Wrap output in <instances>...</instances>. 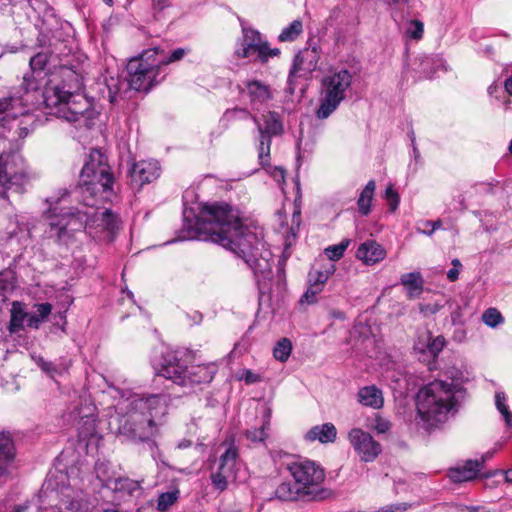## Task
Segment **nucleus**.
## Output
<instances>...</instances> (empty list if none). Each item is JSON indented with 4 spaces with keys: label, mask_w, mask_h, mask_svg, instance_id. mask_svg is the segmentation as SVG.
Returning a JSON list of instances; mask_svg holds the SVG:
<instances>
[{
    "label": "nucleus",
    "mask_w": 512,
    "mask_h": 512,
    "mask_svg": "<svg viewBox=\"0 0 512 512\" xmlns=\"http://www.w3.org/2000/svg\"><path fill=\"white\" fill-rule=\"evenodd\" d=\"M400 282L406 288L409 299L418 298L423 292L424 281L420 272L403 274Z\"/></svg>",
    "instance_id": "26"
},
{
    "label": "nucleus",
    "mask_w": 512,
    "mask_h": 512,
    "mask_svg": "<svg viewBox=\"0 0 512 512\" xmlns=\"http://www.w3.org/2000/svg\"><path fill=\"white\" fill-rule=\"evenodd\" d=\"M335 266L330 264V266L324 271H311L309 273V285L312 287H317L318 291H322L324 284L327 282L329 277L334 273Z\"/></svg>",
    "instance_id": "34"
},
{
    "label": "nucleus",
    "mask_w": 512,
    "mask_h": 512,
    "mask_svg": "<svg viewBox=\"0 0 512 512\" xmlns=\"http://www.w3.org/2000/svg\"><path fill=\"white\" fill-rule=\"evenodd\" d=\"M243 113L247 117H252L257 125L259 132L258 158L261 165H266L270 159L271 138L279 136L284 132V124L281 116L274 111H268L262 115V122L256 116H252L246 109H235L231 113ZM227 113H230L228 111Z\"/></svg>",
    "instance_id": "11"
},
{
    "label": "nucleus",
    "mask_w": 512,
    "mask_h": 512,
    "mask_svg": "<svg viewBox=\"0 0 512 512\" xmlns=\"http://www.w3.org/2000/svg\"><path fill=\"white\" fill-rule=\"evenodd\" d=\"M505 90L506 92L512 96V76L509 77L506 81H505Z\"/></svg>",
    "instance_id": "60"
},
{
    "label": "nucleus",
    "mask_w": 512,
    "mask_h": 512,
    "mask_svg": "<svg viewBox=\"0 0 512 512\" xmlns=\"http://www.w3.org/2000/svg\"><path fill=\"white\" fill-rule=\"evenodd\" d=\"M321 291H318L317 287H312L309 285L308 289L305 291V293L301 296L299 300V305L303 306L304 304H314L317 302V295Z\"/></svg>",
    "instance_id": "49"
},
{
    "label": "nucleus",
    "mask_w": 512,
    "mask_h": 512,
    "mask_svg": "<svg viewBox=\"0 0 512 512\" xmlns=\"http://www.w3.org/2000/svg\"><path fill=\"white\" fill-rule=\"evenodd\" d=\"M274 218H275L276 224L278 225V229L284 230L283 231V237H284L283 257L279 260L280 277H283V279H284L285 278L284 266H285V261H286L284 255H285L286 251L288 250V228L286 227L287 215H286V209H285L284 205L279 210H277L275 212Z\"/></svg>",
    "instance_id": "28"
},
{
    "label": "nucleus",
    "mask_w": 512,
    "mask_h": 512,
    "mask_svg": "<svg viewBox=\"0 0 512 512\" xmlns=\"http://www.w3.org/2000/svg\"><path fill=\"white\" fill-rule=\"evenodd\" d=\"M494 187V182H479L474 185V188L478 193H491Z\"/></svg>",
    "instance_id": "57"
},
{
    "label": "nucleus",
    "mask_w": 512,
    "mask_h": 512,
    "mask_svg": "<svg viewBox=\"0 0 512 512\" xmlns=\"http://www.w3.org/2000/svg\"><path fill=\"white\" fill-rule=\"evenodd\" d=\"M81 86L78 75L72 70H66L61 83L50 82L46 85L42 93L43 103L50 114L74 123L77 127L89 129L96 113L88 100L77 93Z\"/></svg>",
    "instance_id": "2"
},
{
    "label": "nucleus",
    "mask_w": 512,
    "mask_h": 512,
    "mask_svg": "<svg viewBox=\"0 0 512 512\" xmlns=\"http://www.w3.org/2000/svg\"><path fill=\"white\" fill-rule=\"evenodd\" d=\"M469 512H490V511L485 507H470Z\"/></svg>",
    "instance_id": "63"
},
{
    "label": "nucleus",
    "mask_w": 512,
    "mask_h": 512,
    "mask_svg": "<svg viewBox=\"0 0 512 512\" xmlns=\"http://www.w3.org/2000/svg\"><path fill=\"white\" fill-rule=\"evenodd\" d=\"M433 58L431 57H424L422 60H421V73L423 74L424 77L426 78H431L433 77L434 75V70H431V66L433 64Z\"/></svg>",
    "instance_id": "51"
},
{
    "label": "nucleus",
    "mask_w": 512,
    "mask_h": 512,
    "mask_svg": "<svg viewBox=\"0 0 512 512\" xmlns=\"http://www.w3.org/2000/svg\"><path fill=\"white\" fill-rule=\"evenodd\" d=\"M318 59L319 54L316 47L299 51L294 58L293 69L290 70V74L300 72L304 76L311 74L317 67Z\"/></svg>",
    "instance_id": "22"
},
{
    "label": "nucleus",
    "mask_w": 512,
    "mask_h": 512,
    "mask_svg": "<svg viewBox=\"0 0 512 512\" xmlns=\"http://www.w3.org/2000/svg\"><path fill=\"white\" fill-rule=\"evenodd\" d=\"M157 53L158 47L149 48L129 60L126 67L127 79L129 86L135 91L148 92L164 78V76L159 78L162 70L159 62L155 60Z\"/></svg>",
    "instance_id": "9"
},
{
    "label": "nucleus",
    "mask_w": 512,
    "mask_h": 512,
    "mask_svg": "<svg viewBox=\"0 0 512 512\" xmlns=\"http://www.w3.org/2000/svg\"><path fill=\"white\" fill-rule=\"evenodd\" d=\"M155 371L157 376L193 390L209 384L217 372V367L213 363L187 367L177 351H168L155 366Z\"/></svg>",
    "instance_id": "7"
},
{
    "label": "nucleus",
    "mask_w": 512,
    "mask_h": 512,
    "mask_svg": "<svg viewBox=\"0 0 512 512\" xmlns=\"http://www.w3.org/2000/svg\"><path fill=\"white\" fill-rule=\"evenodd\" d=\"M404 34L405 37L408 39L419 41L420 39H422L424 34L423 22L417 19L407 21Z\"/></svg>",
    "instance_id": "37"
},
{
    "label": "nucleus",
    "mask_w": 512,
    "mask_h": 512,
    "mask_svg": "<svg viewBox=\"0 0 512 512\" xmlns=\"http://www.w3.org/2000/svg\"><path fill=\"white\" fill-rule=\"evenodd\" d=\"M195 237L219 244L242 258L255 276L266 278L271 266L261 250L264 248L261 228L244 226L239 212L226 203L205 204L195 224Z\"/></svg>",
    "instance_id": "1"
},
{
    "label": "nucleus",
    "mask_w": 512,
    "mask_h": 512,
    "mask_svg": "<svg viewBox=\"0 0 512 512\" xmlns=\"http://www.w3.org/2000/svg\"><path fill=\"white\" fill-rule=\"evenodd\" d=\"M168 411V397L151 394L135 399L119 418L118 435L134 443L148 442L158 434L162 418Z\"/></svg>",
    "instance_id": "3"
},
{
    "label": "nucleus",
    "mask_w": 512,
    "mask_h": 512,
    "mask_svg": "<svg viewBox=\"0 0 512 512\" xmlns=\"http://www.w3.org/2000/svg\"><path fill=\"white\" fill-rule=\"evenodd\" d=\"M279 40L280 41L288 40V27L283 28V30L281 31V33L279 35Z\"/></svg>",
    "instance_id": "61"
},
{
    "label": "nucleus",
    "mask_w": 512,
    "mask_h": 512,
    "mask_svg": "<svg viewBox=\"0 0 512 512\" xmlns=\"http://www.w3.org/2000/svg\"><path fill=\"white\" fill-rule=\"evenodd\" d=\"M290 475L293 478V483L290 484V501L322 502L336 497L334 490L322 486L326 478L325 470L313 460L298 458L291 461Z\"/></svg>",
    "instance_id": "6"
},
{
    "label": "nucleus",
    "mask_w": 512,
    "mask_h": 512,
    "mask_svg": "<svg viewBox=\"0 0 512 512\" xmlns=\"http://www.w3.org/2000/svg\"><path fill=\"white\" fill-rule=\"evenodd\" d=\"M261 379L260 375L252 372L249 369H244L240 375V380L245 381L246 384H254L259 382Z\"/></svg>",
    "instance_id": "53"
},
{
    "label": "nucleus",
    "mask_w": 512,
    "mask_h": 512,
    "mask_svg": "<svg viewBox=\"0 0 512 512\" xmlns=\"http://www.w3.org/2000/svg\"><path fill=\"white\" fill-rule=\"evenodd\" d=\"M483 322L491 327L495 328L504 322L502 314L496 308H488L482 315Z\"/></svg>",
    "instance_id": "41"
},
{
    "label": "nucleus",
    "mask_w": 512,
    "mask_h": 512,
    "mask_svg": "<svg viewBox=\"0 0 512 512\" xmlns=\"http://www.w3.org/2000/svg\"><path fill=\"white\" fill-rule=\"evenodd\" d=\"M351 83L352 75L346 69L323 78L320 106L316 112L319 119L328 118L338 108Z\"/></svg>",
    "instance_id": "10"
},
{
    "label": "nucleus",
    "mask_w": 512,
    "mask_h": 512,
    "mask_svg": "<svg viewBox=\"0 0 512 512\" xmlns=\"http://www.w3.org/2000/svg\"><path fill=\"white\" fill-rule=\"evenodd\" d=\"M95 410L90 395L82 391L68 407V420L75 423L81 436H88L95 430Z\"/></svg>",
    "instance_id": "14"
},
{
    "label": "nucleus",
    "mask_w": 512,
    "mask_h": 512,
    "mask_svg": "<svg viewBox=\"0 0 512 512\" xmlns=\"http://www.w3.org/2000/svg\"><path fill=\"white\" fill-rule=\"evenodd\" d=\"M493 453L487 452L480 459L467 460L463 466L449 470V478L455 483L471 481L475 479L483 468L484 463L491 459Z\"/></svg>",
    "instance_id": "20"
},
{
    "label": "nucleus",
    "mask_w": 512,
    "mask_h": 512,
    "mask_svg": "<svg viewBox=\"0 0 512 512\" xmlns=\"http://www.w3.org/2000/svg\"><path fill=\"white\" fill-rule=\"evenodd\" d=\"M445 339L443 336H437L433 339H429L427 344V350L433 357H436L444 348Z\"/></svg>",
    "instance_id": "48"
},
{
    "label": "nucleus",
    "mask_w": 512,
    "mask_h": 512,
    "mask_svg": "<svg viewBox=\"0 0 512 512\" xmlns=\"http://www.w3.org/2000/svg\"><path fill=\"white\" fill-rule=\"evenodd\" d=\"M273 356L276 360L281 362L288 360V338L284 337L278 341L273 349Z\"/></svg>",
    "instance_id": "44"
},
{
    "label": "nucleus",
    "mask_w": 512,
    "mask_h": 512,
    "mask_svg": "<svg viewBox=\"0 0 512 512\" xmlns=\"http://www.w3.org/2000/svg\"><path fill=\"white\" fill-rule=\"evenodd\" d=\"M113 183L114 177L107 157L98 149L92 150L81 170L75 192L84 205L96 207L111 200L114 194Z\"/></svg>",
    "instance_id": "5"
},
{
    "label": "nucleus",
    "mask_w": 512,
    "mask_h": 512,
    "mask_svg": "<svg viewBox=\"0 0 512 512\" xmlns=\"http://www.w3.org/2000/svg\"><path fill=\"white\" fill-rule=\"evenodd\" d=\"M495 405L499 413L504 418L506 425L508 427H512V413L507 405V397L504 392H496Z\"/></svg>",
    "instance_id": "38"
},
{
    "label": "nucleus",
    "mask_w": 512,
    "mask_h": 512,
    "mask_svg": "<svg viewBox=\"0 0 512 512\" xmlns=\"http://www.w3.org/2000/svg\"><path fill=\"white\" fill-rule=\"evenodd\" d=\"M47 64V55L44 53H38L34 55L29 62L32 72L41 74Z\"/></svg>",
    "instance_id": "46"
},
{
    "label": "nucleus",
    "mask_w": 512,
    "mask_h": 512,
    "mask_svg": "<svg viewBox=\"0 0 512 512\" xmlns=\"http://www.w3.org/2000/svg\"><path fill=\"white\" fill-rule=\"evenodd\" d=\"M374 428L378 433H386L390 430L391 424L386 419L377 417L375 419Z\"/></svg>",
    "instance_id": "55"
},
{
    "label": "nucleus",
    "mask_w": 512,
    "mask_h": 512,
    "mask_svg": "<svg viewBox=\"0 0 512 512\" xmlns=\"http://www.w3.org/2000/svg\"><path fill=\"white\" fill-rule=\"evenodd\" d=\"M39 75L40 74L32 71L25 73L23 76V82L20 86V89L23 90L24 93L22 95L14 94L10 97H21L24 102L28 100V105L30 106V102L33 100L32 93L37 92L40 88V81L38 79Z\"/></svg>",
    "instance_id": "27"
},
{
    "label": "nucleus",
    "mask_w": 512,
    "mask_h": 512,
    "mask_svg": "<svg viewBox=\"0 0 512 512\" xmlns=\"http://www.w3.org/2000/svg\"><path fill=\"white\" fill-rule=\"evenodd\" d=\"M238 457V449L230 445L220 456L215 467L211 469L210 480L213 488L218 492L225 491L229 483L236 480Z\"/></svg>",
    "instance_id": "16"
},
{
    "label": "nucleus",
    "mask_w": 512,
    "mask_h": 512,
    "mask_svg": "<svg viewBox=\"0 0 512 512\" xmlns=\"http://www.w3.org/2000/svg\"><path fill=\"white\" fill-rule=\"evenodd\" d=\"M16 458V447L9 433L0 432V477L8 476Z\"/></svg>",
    "instance_id": "21"
},
{
    "label": "nucleus",
    "mask_w": 512,
    "mask_h": 512,
    "mask_svg": "<svg viewBox=\"0 0 512 512\" xmlns=\"http://www.w3.org/2000/svg\"><path fill=\"white\" fill-rule=\"evenodd\" d=\"M307 442L318 441L321 444L334 443L337 439V429L331 422L315 425L304 435Z\"/></svg>",
    "instance_id": "24"
},
{
    "label": "nucleus",
    "mask_w": 512,
    "mask_h": 512,
    "mask_svg": "<svg viewBox=\"0 0 512 512\" xmlns=\"http://www.w3.org/2000/svg\"><path fill=\"white\" fill-rule=\"evenodd\" d=\"M161 173V167L156 160H141L133 164L129 171L133 186L138 188L156 180Z\"/></svg>",
    "instance_id": "18"
},
{
    "label": "nucleus",
    "mask_w": 512,
    "mask_h": 512,
    "mask_svg": "<svg viewBox=\"0 0 512 512\" xmlns=\"http://www.w3.org/2000/svg\"><path fill=\"white\" fill-rule=\"evenodd\" d=\"M376 189V183L374 180H370L364 189L361 191L357 201L358 210L361 215L367 216L371 211V203L374 197Z\"/></svg>",
    "instance_id": "29"
},
{
    "label": "nucleus",
    "mask_w": 512,
    "mask_h": 512,
    "mask_svg": "<svg viewBox=\"0 0 512 512\" xmlns=\"http://www.w3.org/2000/svg\"><path fill=\"white\" fill-rule=\"evenodd\" d=\"M285 489H286V486H285L284 484H283V485H281V486L277 489L276 494H277V497H278L279 499H283V500L285 499V498L283 497V493L285 492Z\"/></svg>",
    "instance_id": "62"
},
{
    "label": "nucleus",
    "mask_w": 512,
    "mask_h": 512,
    "mask_svg": "<svg viewBox=\"0 0 512 512\" xmlns=\"http://www.w3.org/2000/svg\"><path fill=\"white\" fill-rule=\"evenodd\" d=\"M246 87L252 103H264L270 98L269 87L260 81H249Z\"/></svg>",
    "instance_id": "30"
},
{
    "label": "nucleus",
    "mask_w": 512,
    "mask_h": 512,
    "mask_svg": "<svg viewBox=\"0 0 512 512\" xmlns=\"http://www.w3.org/2000/svg\"><path fill=\"white\" fill-rule=\"evenodd\" d=\"M115 490L126 493L129 496H135L141 493L140 482L130 478H119L115 481Z\"/></svg>",
    "instance_id": "35"
},
{
    "label": "nucleus",
    "mask_w": 512,
    "mask_h": 512,
    "mask_svg": "<svg viewBox=\"0 0 512 512\" xmlns=\"http://www.w3.org/2000/svg\"><path fill=\"white\" fill-rule=\"evenodd\" d=\"M27 313L17 312L15 309V303L13 304V310L9 323V331L15 333L23 328V322L26 319Z\"/></svg>",
    "instance_id": "42"
},
{
    "label": "nucleus",
    "mask_w": 512,
    "mask_h": 512,
    "mask_svg": "<svg viewBox=\"0 0 512 512\" xmlns=\"http://www.w3.org/2000/svg\"><path fill=\"white\" fill-rule=\"evenodd\" d=\"M34 122L28 100L24 102L21 97L0 99V137L9 142L25 138Z\"/></svg>",
    "instance_id": "8"
},
{
    "label": "nucleus",
    "mask_w": 512,
    "mask_h": 512,
    "mask_svg": "<svg viewBox=\"0 0 512 512\" xmlns=\"http://www.w3.org/2000/svg\"><path fill=\"white\" fill-rule=\"evenodd\" d=\"M505 479L507 482L512 483V469L505 472Z\"/></svg>",
    "instance_id": "64"
},
{
    "label": "nucleus",
    "mask_w": 512,
    "mask_h": 512,
    "mask_svg": "<svg viewBox=\"0 0 512 512\" xmlns=\"http://www.w3.org/2000/svg\"><path fill=\"white\" fill-rule=\"evenodd\" d=\"M34 360L38 367L53 379L67 372L69 368V365L64 362H49L41 356L34 357Z\"/></svg>",
    "instance_id": "31"
},
{
    "label": "nucleus",
    "mask_w": 512,
    "mask_h": 512,
    "mask_svg": "<svg viewBox=\"0 0 512 512\" xmlns=\"http://www.w3.org/2000/svg\"><path fill=\"white\" fill-rule=\"evenodd\" d=\"M76 215V211L69 209V211L63 212V209L61 208L60 216L61 219L57 222L50 221L49 223V235L50 237L57 236L59 240L62 239V237L66 234V227L68 225V221H66V217H74ZM77 215H80V212L77 211Z\"/></svg>",
    "instance_id": "32"
},
{
    "label": "nucleus",
    "mask_w": 512,
    "mask_h": 512,
    "mask_svg": "<svg viewBox=\"0 0 512 512\" xmlns=\"http://www.w3.org/2000/svg\"><path fill=\"white\" fill-rule=\"evenodd\" d=\"M348 439L354 451L364 462H372L381 453V445L371 434L360 428H353L348 433Z\"/></svg>",
    "instance_id": "17"
},
{
    "label": "nucleus",
    "mask_w": 512,
    "mask_h": 512,
    "mask_svg": "<svg viewBox=\"0 0 512 512\" xmlns=\"http://www.w3.org/2000/svg\"><path fill=\"white\" fill-rule=\"evenodd\" d=\"M453 267L448 270L447 278L450 282H455L459 278L460 270L462 269V264L459 259L452 260Z\"/></svg>",
    "instance_id": "50"
},
{
    "label": "nucleus",
    "mask_w": 512,
    "mask_h": 512,
    "mask_svg": "<svg viewBox=\"0 0 512 512\" xmlns=\"http://www.w3.org/2000/svg\"><path fill=\"white\" fill-rule=\"evenodd\" d=\"M423 225L425 227H430V230H423L422 233L428 236H431L435 230L440 229L442 226V222L440 220L436 221H424Z\"/></svg>",
    "instance_id": "58"
},
{
    "label": "nucleus",
    "mask_w": 512,
    "mask_h": 512,
    "mask_svg": "<svg viewBox=\"0 0 512 512\" xmlns=\"http://www.w3.org/2000/svg\"><path fill=\"white\" fill-rule=\"evenodd\" d=\"M27 172L22 156L16 152L0 155V190L15 187L18 190L26 181Z\"/></svg>",
    "instance_id": "15"
},
{
    "label": "nucleus",
    "mask_w": 512,
    "mask_h": 512,
    "mask_svg": "<svg viewBox=\"0 0 512 512\" xmlns=\"http://www.w3.org/2000/svg\"><path fill=\"white\" fill-rule=\"evenodd\" d=\"M119 219L109 209H105L102 212H96L92 219L86 224V228L92 233V229L95 228V233H104L103 239L112 241L115 232L119 229Z\"/></svg>",
    "instance_id": "19"
},
{
    "label": "nucleus",
    "mask_w": 512,
    "mask_h": 512,
    "mask_svg": "<svg viewBox=\"0 0 512 512\" xmlns=\"http://www.w3.org/2000/svg\"><path fill=\"white\" fill-rule=\"evenodd\" d=\"M349 244V239H343L339 244L331 245L325 248L324 253L329 260L337 261L342 258Z\"/></svg>",
    "instance_id": "40"
},
{
    "label": "nucleus",
    "mask_w": 512,
    "mask_h": 512,
    "mask_svg": "<svg viewBox=\"0 0 512 512\" xmlns=\"http://www.w3.org/2000/svg\"><path fill=\"white\" fill-rule=\"evenodd\" d=\"M357 398L360 404L373 409H380L384 404L383 393L375 385L360 388Z\"/></svg>",
    "instance_id": "25"
},
{
    "label": "nucleus",
    "mask_w": 512,
    "mask_h": 512,
    "mask_svg": "<svg viewBox=\"0 0 512 512\" xmlns=\"http://www.w3.org/2000/svg\"><path fill=\"white\" fill-rule=\"evenodd\" d=\"M41 505L39 506V512H61V508L58 506L59 503L64 505L70 512H79L86 507V501L83 493L75 491L71 487H64L61 491L42 490Z\"/></svg>",
    "instance_id": "13"
},
{
    "label": "nucleus",
    "mask_w": 512,
    "mask_h": 512,
    "mask_svg": "<svg viewBox=\"0 0 512 512\" xmlns=\"http://www.w3.org/2000/svg\"><path fill=\"white\" fill-rule=\"evenodd\" d=\"M270 174L271 176L273 177V179L275 181H277L280 186H281V190L282 192L285 194V188H284V183H285V170L284 168L282 167H274L271 171H270Z\"/></svg>",
    "instance_id": "52"
},
{
    "label": "nucleus",
    "mask_w": 512,
    "mask_h": 512,
    "mask_svg": "<svg viewBox=\"0 0 512 512\" xmlns=\"http://www.w3.org/2000/svg\"><path fill=\"white\" fill-rule=\"evenodd\" d=\"M303 25L300 20H294L290 23V41L294 40L302 33Z\"/></svg>",
    "instance_id": "56"
},
{
    "label": "nucleus",
    "mask_w": 512,
    "mask_h": 512,
    "mask_svg": "<svg viewBox=\"0 0 512 512\" xmlns=\"http://www.w3.org/2000/svg\"><path fill=\"white\" fill-rule=\"evenodd\" d=\"M295 188H296V197L294 199V211H293V223L296 224L297 229H299V226L301 224V204H302V192L300 187V180L299 177L296 176L294 179ZM298 230H295L294 227H290V237H295Z\"/></svg>",
    "instance_id": "33"
},
{
    "label": "nucleus",
    "mask_w": 512,
    "mask_h": 512,
    "mask_svg": "<svg viewBox=\"0 0 512 512\" xmlns=\"http://www.w3.org/2000/svg\"><path fill=\"white\" fill-rule=\"evenodd\" d=\"M242 38L236 54L241 58H250L261 63H266L270 58L278 56L281 52L278 48H270L269 43L261 33L241 22Z\"/></svg>",
    "instance_id": "12"
},
{
    "label": "nucleus",
    "mask_w": 512,
    "mask_h": 512,
    "mask_svg": "<svg viewBox=\"0 0 512 512\" xmlns=\"http://www.w3.org/2000/svg\"><path fill=\"white\" fill-rule=\"evenodd\" d=\"M27 326L30 328L38 329L42 320L36 314H28L26 316Z\"/></svg>",
    "instance_id": "59"
},
{
    "label": "nucleus",
    "mask_w": 512,
    "mask_h": 512,
    "mask_svg": "<svg viewBox=\"0 0 512 512\" xmlns=\"http://www.w3.org/2000/svg\"><path fill=\"white\" fill-rule=\"evenodd\" d=\"M180 492L178 489L161 493L158 497L157 509L160 512L167 511L179 499Z\"/></svg>",
    "instance_id": "39"
},
{
    "label": "nucleus",
    "mask_w": 512,
    "mask_h": 512,
    "mask_svg": "<svg viewBox=\"0 0 512 512\" xmlns=\"http://www.w3.org/2000/svg\"><path fill=\"white\" fill-rule=\"evenodd\" d=\"M37 311L36 315L39 317L42 322L49 316L52 310V306L50 303H41L36 305Z\"/></svg>",
    "instance_id": "54"
},
{
    "label": "nucleus",
    "mask_w": 512,
    "mask_h": 512,
    "mask_svg": "<svg viewBox=\"0 0 512 512\" xmlns=\"http://www.w3.org/2000/svg\"><path fill=\"white\" fill-rule=\"evenodd\" d=\"M385 198L388 202L389 210L395 212L399 206L400 198L397 191L392 185H389L385 190Z\"/></svg>",
    "instance_id": "47"
},
{
    "label": "nucleus",
    "mask_w": 512,
    "mask_h": 512,
    "mask_svg": "<svg viewBox=\"0 0 512 512\" xmlns=\"http://www.w3.org/2000/svg\"><path fill=\"white\" fill-rule=\"evenodd\" d=\"M267 423H264L260 428H253L246 431L245 435L248 440L254 443H261L267 438L266 429Z\"/></svg>",
    "instance_id": "43"
},
{
    "label": "nucleus",
    "mask_w": 512,
    "mask_h": 512,
    "mask_svg": "<svg viewBox=\"0 0 512 512\" xmlns=\"http://www.w3.org/2000/svg\"><path fill=\"white\" fill-rule=\"evenodd\" d=\"M186 55V51L183 48H177L167 57L164 50L158 48V53L155 55L156 62H159V67L162 68L170 63L181 60Z\"/></svg>",
    "instance_id": "36"
},
{
    "label": "nucleus",
    "mask_w": 512,
    "mask_h": 512,
    "mask_svg": "<svg viewBox=\"0 0 512 512\" xmlns=\"http://www.w3.org/2000/svg\"><path fill=\"white\" fill-rule=\"evenodd\" d=\"M58 196H51L47 199V203L49 204V210L48 212L50 213V217H55L57 216V205L64 200V198L66 196L69 195V191L67 189H61L59 192H58Z\"/></svg>",
    "instance_id": "45"
},
{
    "label": "nucleus",
    "mask_w": 512,
    "mask_h": 512,
    "mask_svg": "<svg viewBox=\"0 0 512 512\" xmlns=\"http://www.w3.org/2000/svg\"><path fill=\"white\" fill-rule=\"evenodd\" d=\"M460 391L458 385L443 380H434L424 385L416 394L419 418L428 428L447 422L458 410L457 394Z\"/></svg>",
    "instance_id": "4"
},
{
    "label": "nucleus",
    "mask_w": 512,
    "mask_h": 512,
    "mask_svg": "<svg viewBox=\"0 0 512 512\" xmlns=\"http://www.w3.org/2000/svg\"><path fill=\"white\" fill-rule=\"evenodd\" d=\"M385 256V249L374 240L365 241L356 251V257L366 265H374L382 261Z\"/></svg>",
    "instance_id": "23"
}]
</instances>
